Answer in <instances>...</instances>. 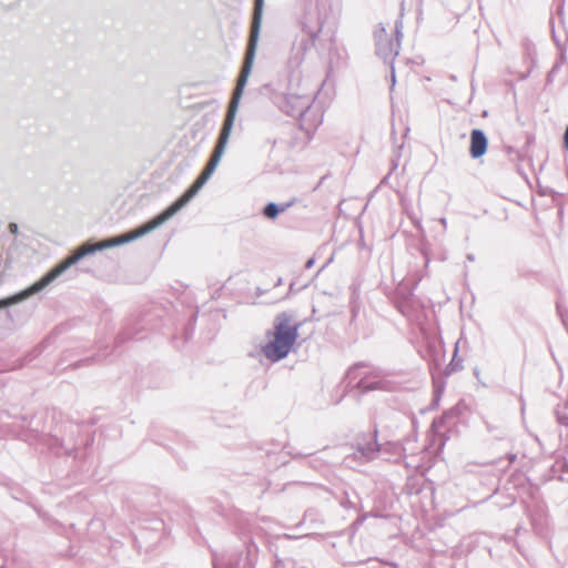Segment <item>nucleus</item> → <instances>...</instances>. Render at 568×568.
<instances>
[{
  "mask_svg": "<svg viewBox=\"0 0 568 568\" xmlns=\"http://www.w3.org/2000/svg\"><path fill=\"white\" fill-rule=\"evenodd\" d=\"M293 316L282 312L274 320L273 331L266 332L268 342L262 346L265 357L272 362H280L287 357L298 336L300 324L292 325Z\"/></svg>",
  "mask_w": 568,
  "mask_h": 568,
  "instance_id": "obj_1",
  "label": "nucleus"
},
{
  "mask_svg": "<svg viewBox=\"0 0 568 568\" xmlns=\"http://www.w3.org/2000/svg\"><path fill=\"white\" fill-rule=\"evenodd\" d=\"M264 1L265 0H254V9H253L248 42L246 45L244 61H243L240 74L236 79V85L232 93V98L229 102L230 106L239 108L240 100L244 92L248 77L252 72V68H253V63H254V59H255V54H256L257 42L260 39L261 27H262Z\"/></svg>",
  "mask_w": 568,
  "mask_h": 568,
  "instance_id": "obj_2",
  "label": "nucleus"
},
{
  "mask_svg": "<svg viewBox=\"0 0 568 568\" xmlns=\"http://www.w3.org/2000/svg\"><path fill=\"white\" fill-rule=\"evenodd\" d=\"M84 257L85 255L83 251H81L78 246L69 256H67L58 264H55L33 284L16 294L1 298L0 310L8 308L10 306L19 304L28 300L32 295L42 292L47 286H49L53 281H55L60 275H62L67 270H69L72 265L77 264Z\"/></svg>",
  "mask_w": 568,
  "mask_h": 568,
  "instance_id": "obj_3",
  "label": "nucleus"
},
{
  "mask_svg": "<svg viewBox=\"0 0 568 568\" xmlns=\"http://www.w3.org/2000/svg\"><path fill=\"white\" fill-rule=\"evenodd\" d=\"M200 189H197L193 183L185 190V192L176 199L172 204H170L165 210L155 215L150 221L140 225L143 230L144 234H149L152 231L156 230L161 225H163L166 221L172 219L179 211H181L197 193Z\"/></svg>",
  "mask_w": 568,
  "mask_h": 568,
  "instance_id": "obj_4",
  "label": "nucleus"
},
{
  "mask_svg": "<svg viewBox=\"0 0 568 568\" xmlns=\"http://www.w3.org/2000/svg\"><path fill=\"white\" fill-rule=\"evenodd\" d=\"M144 235L145 234H144L143 230L141 229V226H138L126 233L102 240L98 243H93L92 241H87L83 244H81L79 246V248L81 251H83V253L87 257L97 252H101L106 248H112V247H116V246L133 242Z\"/></svg>",
  "mask_w": 568,
  "mask_h": 568,
  "instance_id": "obj_5",
  "label": "nucleus"
},
{
  "mask_svg": "<svg viewBox=\"0 0 568 568\" xmlns=\"http://www.w3.org/2000/svg\"><path fill=\"white\" fill-rule=\"evenodd\" d=\"M375 44H376V54L382 58L385 62L390 63L392 71V87L395 85V68H394V59L398 55L400 43L398 41H394L386 32L384 27H379L374 32Z\"/></svg>",
  "mask_w": 568,
  "mask_h": 568,
  "instance_id": "obj_6",
  "label": "nucleus"
},
{
  "mask_svg": "<svg viewBox=\"0 0 568 568\" xmlns=\"http://www.w3.org/2000/svg\"><path fill=\"white\" fill-rule=\"evenodd\" d=\"M236 112H237V108L227 105L226 114H225L223 124L221 126V130L219 132L217 141H216L214 150L211 154V156H213L220 161H221V159L225 152L226 145L229 143V140H230V136L232 133V129L234 125Z\"/></svg>",
  "mask_w": 568,
  "mask_h": 568,
  "instance_id": "obj_7",
  "label": "nucleus"
},
{
  "mask_svg": "<svg viewBox=\"0 0 568 568\" xmlns=\"http://www.w3.org/2000/svg\"><path fill=\"white\" fill-rule=\"evenodd\" d=\"M313 99L308 95L288 94L285 100L284 111L300 122H305L306 115L312 108Z\"/></svg>",
  "mask_w": 568,
  "mask_h": 568,
  "instance_id": "obj_8",
  "label": "nucleus"
},
{
  "mask_svg": "<svg viewBox=\"0 0 568 568\" xmlns=\"http://www.w3.org/2000/svg\"><path fill=\"white\" fill-rule=\"evenodd\" d=\"M488 149V139L480 129H473L470 132L469 154L473 159H480Z\"/></svg>",
  "mask_w": 568,
  "mask_h": 568,
  "instance_id": "obj_9",
  "label": "nucleus"
},
{
  "mask_svg": "<svg viewBox=\"0 0 568 568\" xmlns=\"http://www.w3.org/2000/svg\"><path fill=\"white\" fill-rule=\"evenodd\" d=\"M323 29V22L316 13H308L302 22V30L308 36L311 44L314 47L315 41Z\"/></svg>",
  "mask_w": 568,
  "mask_h": 568,
  "instance_id": "obj_10",
  "label": "nucleus"
},
{
  "mask_svg": "<svg viewBox=\"0 0 568 568\" xmlns=\"http://www.w3.org/2000/svg\"><path fill=\"white\" fill-rule=\"evenodd\" d=\"M295 200H292L290 202H285V203H275V202H268L263 209H262V214L265 219H268V220H276L278 217V215L283 212H285L286 210H288L293 204H294Z\"/></svg>",
  "mask_w": 568,
  "mask_h": 568,
  "instance_id": "obj_11",
  "label": "nucleus"
},
{
  "mask_svg": "<svg viewBox=\"0 0 568 568\" xmlns=\"http://www.w3.org/2000/svg\"><path fill=\"white\" fill-rule=\"evenodd\" d=\"M220 163V160L213 158V156H210L205 168L203 169V171L199 174V176L195 179V181L193 182V184L197 187V189H202L204 186V184L209 181V179L212 176V174L214 173V171L216 170L217 165Z\"/></svg>",
  "mask_w": 568,
  "mask_h": 568,
  "instance_id": "obj_12",
  "label": "nucleus"
},
{
  "mask_svg": "<svg viewBox=\"0 0 568 568\" xmlns=\"http://www.w3.org/2000/svg\"><path fill=\"white\" fill-rule=\"evenodd\" d=\"M377 436V432H375V437ZM379 444L375 439L374 443H366L365 445H359L357 452L366 458L367 460L373 459L377 453L379 452Z\"/></svg>",
  "mask_w": 568,
  "mask_h": 568,
  "instance_id": "obj_13",
  "label": "nucleus"
},
{
  "mask_svg": "<svg viewBox=\"0 0 568 568\" xmlns=\"http://www.w3.org/2000/svg\"><path fill=\"white\" fill-rule=\"evenodd\" d=\"M357 387L362 389L363 393H368L375 389H382V382H372L368 383L365 379H361L357 384Z\"/></svg>",
  "mask_w": 568,
  "mask_h": 568,
  "instance_id": "obj_14",
  "label": "nucleus"
},
{
  "mask_svg": "<svg viewBox=\"0 0 568 568\" xmlns=\"http://www.w3.org/2000/svg\"><path fill=\"white\" fill-rule=\"evenodd\" d=\"M557 422L562 426H568V415L565 412H561L560 409H556L555 412Z\"/></svg>",
  "mask_w": 568,
  "mask_h": 568,
  "instance_id": "obj_15",
  "label": "nucleus"
},
{
  "mask_svg": "<svg viewBox=\"0 0 568 568\" xmlns=\"http://www.w3.org/2000/svg\"><path fill=\"white\" fill-rule=\"evenodd\" d=\"M395 32H396V40L395 41H398L400 43V38L403 37V33H402V22H396Z\"/></svg>",
  "mask_w": 568,
  "mask_h": 568,
  "instance_id": "obj_16",
  "label": "nucleus"
},
{
  "mask_svg": "<svg viewBox=\"0 0 568 568\" xmlns=\"http://www.w3.org/2000/svg\"><path fill=\"white\" fill-rule=\"evenodd\" d=\"M213 565H214V568H234V566L232 564H226L224 567L221 566L219 559L216 558V556H214L213 558Z\"/></svg>",
  "mask_w": 568,
  "mask_h": 568,
  "instance_id": "obj_17",
  "label": "nucleus"
},
{
  "mask_svg": "<svg viewBox=\"0 0 568 568\" xmlns=\"http://www.w3.org/2000/svg\"><path fill=\"white\" fill-rule=\"evenodd\" d=\"M8 230H9V232H10L11 234L16 235V234H18L19 226H18V224H17V223H13V222H12V223H9V225H8Z\"/></svg>",
  "mask_w": 568,
  "mask_h": 568,
  "instance_id": "obj_18",
  "label": "nucleus"
},
{
  "mask_svg": "<svg viewBox=\"0 0 568 568\" xmlns=\"http://www.w3.org/2000/svg\"><path fill=\"white\" fill-rule=\"evenodd\" d=\"M456 371V367H455V364H454V359L446 366L445 368V374L446 375H450L452 373H454Z\"/></svg>",
  "mask_w": 568,
  "mask_h": 568,
  "instance_id": "obj_19",
  "label": "nucleus"
},
{
  "mask_svg": "<svg viewBox=\"0 0 568 568\" xmlns=\"http://www.w3.org/2000/svg\"><path fill=\"white\" fill-rule=\"evenodd\" d=\"M564 146L568 151V124L564 133Z\"/></svg>",
  "mask_w": 568,
  "mask_h": 568,
  "instance_id": "obj_20",
  "label": "nucleus"
},
{
  "mask_svg": "<svg viewBox=\"0 0 568 568\" xmlns=\"http://www.w3.org/2000/svg\"><path fill=\"white\" fill-rule=\"evenodd\" d=\"M314 262H315V260L313 257L308 258L306 264H305V267L306 268H311L314 265Z\"/></svg>",
  "mask_w": 568,
  "mask_h": 568,
  "instance_id": "obj_21",
  "label": "nucleus"
},
{
  "mask_svg": "<svg viewBox=\"0 0 568 568\" xmlns=\"http://www.w3.org/2000/svg\"><path fill=\"white\" fill-rule=\"evenodd\" d=\"M439 222L445 229L447 227V220L445 217L439 219Z\"/></svg>",
  "mask_w": 568,
  "mask_h": 568,
  "instance_id": "obj_22",
  "label": "nucleus"
},
{
  "mask_svg": "<svg viewBox=\"0 0 568 568\" xmlns=\"http://www.w3.org/2000/svg\"><path fill=\"white\" fill-rule=\"evenodd\" d=\"M466 258H467L469 262H474V261H475V255H474V254H467Z\"/></svg>",
  "mask_w": 568,
  "mask_h": 568,
  "instance_id": "obj_23",
  "label": "nucleus"
},
{
  "mask_svg": "<svg viewBox=\"0 0 568 568\" xmlns=\"http://www.w3.org/2000/svg\"><path fill=\"white\" fill-rule=\"evenodd\" d=\"M359 366H363V364H356L354 367L349 368L348 373H352L354 368L359 367Z\"/></svg>",
  "mask_w": 568,
  "mask_h": 568,
  "instance_id": "obj_24",
  "label": "nucleus"
},
{
  "mask_svg": "<svg viewBox=\"0 0 568 568\" xmlns=\"http://www.w3.org/2000/svg\"><path fill=\"white\" fill-rule=\"evenodd\" d=\"M457 352H458V348H457V346H456V347H455L454 357L456 356Z\"/></svg>",
  "mask_w": 568,
  "mask_h": 568,
  "instance_id": "obj_25",
  "label": "nucleus"
}]
</instances>
